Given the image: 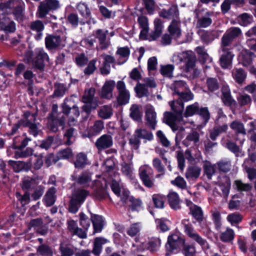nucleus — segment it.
Masks as SVG:
<instances>
[{
  "label": "nucleus",
  "mask_w": 256,
  "mask_h": 256,
  "mask_svg": "<svg viewBox=\"0 0 256 256\" xmlns=\"http://www.w3.org/2000/svg\"><path fill=\"white\" fill-rule=\"evenodd\" d=\"M177 57L180 58V62H184L185 63L184 71L186 72L192 74L193 77L199 74V70L195 68L196 57L192 52H182L180 53Z\"/></svg>",
  "instance_id": "f257e3e1"
},
{
  "label": "nucleus",
  "mask_w": 256,
  "mask_h": 256,
  "mask_svg": "<svg viewBox=\"0 0 256 256\" xmlns=\"http://www.w3.org/2000/svg\"><path fill=\"white\" fill-rule=\"evenodd\" d=\"M62 112L70 117V124L75 121V118L80 115V112L78 106L74 104V98H66L64 102L61 106Z\"/></svg>",
  "instance_id": "f03ea898"
},
{
  "label": "nucleus",
  "mask_w": 256,
  "mask_h": 256,
  "mask_svg": "<svg viewBox=\"0 0 256 256\" xmlns=\"http://www.w3.org/2000/svg\"><path fill=\"white\" fill-rule=\"evenodd\" d=\"M182 222L184 225V232L192 240L202 247L208 246L207 241L196 232L192 224H189L188 220H182Z\"/></svg>",
  "instance_id": "7ed1b4c3"
},
{
  "label": "nucleus",
  "mask_w": 256,
  "mask_h": 256,
  "mask_svg": "<svg viewBox=\"0 0 256 256\" xmlns=\"http://www.w3.org/2000/svg\"><path fill=\"white\" fill-rule=\"evenodd\" d=\"M60 7L58 0H44L40 2L38 8L36 16L38 18H44L49 12L54 10Z\"/></svg>",
  "instance_id": "20e7f679"
},
{
  "label": "nucleus",
  "mask_w": 256,
  "mask_h": 256,
  "mask_svg": "<svg viewBox=\"0 0 256 256\" xmlns=\"http://www.w3.org/2000/svg\"><path fill=\"white\" fill-rule=\"evenodd\" d=\"M184 240L178 234H174L170 236L166 244L167 251L166 256H169L174 250L179 248L182 245L184 244Z\"/></svg>",
  "instance_id": "39448f33"
},
{
  "label": "nucleus",
  "mask_w": 256,
  "mask_h": 256,
  "mask_svg": "<svg viewBox=\"0 0 256 256\" xmlns=\"http://www.w3.org/2000/svg\"><path fill=\"white\" fill-rule=\"evenodd\" d=\"M116 88L118 92L117 98L118 104L123 105L128 104L130 100V94L128 90L126 89L125 83L122 80L118 81Z\"/></svg>",
  "instance_id": "423d86ee"
},
{
  "label": "nucleus",
  "mask_w": 256,
  "mask_h": 256,
  "mask_svg": "<svg viewBox=\"0 0 256 256\" xmlns=\"http://www.w3.org/2000/svg\"><path fill=\"white\" fill-rule=\"evenodd\" d=\"M46 48L48 50L62 48L66 44L65 40L58 36L48 35L45 38Z\"/></svg>",
  "instance_id": "0eeeda50"
},
{
  "label": "nucleus",
  "mask_w": 256,
  "mask_h": 256,
  "mask_svg": "<svg viewBox=\"0 0 256 256\" xmlns=\"http://www.w3.org/2000/svg\"><path fill=\"white\" fill-rule=\"evenodd\" d=\"M26 118L25 123L24 124V127L29 128V132L30 134H32L34 136H37L40 130L36 124L32 122H34L36 118V114H31L30 112H26L24 114Z\"/></svg>",
  "instance_id": "6e6552de"
},
{
  "label": "nucleus",
  "mask_w": 256,
  "mask_h": 256,
  "mask_svg": "<svg viewBox=\"0 0 256 256\" xmlns=\"http://www.w3.org/2000/svg\"><path fill=\"white\" fill-rule=\"evenodd\" d=\"M36 57L33 60V65L38 69L42 70L44 68V61L48 60V56L42 48H37L35 51Z\"/></svg>",
  "instance_id": "1a4fd4ad"
},
{
  "label": "nucleus",
  "mask_w": 256,
  "mask_h": 256,
  "mask_svg": "<svg viewBox=\"0 0 256 256\" xmlns=\"http://www.w3.org/2000/svg\"><path fill=\"white\" fill-rule=\"evenodd\" d=\"M220 58V64L223 68H228L232 66L234 54L227 48H222Z\"/></svg>",
  "instance_id": "9d476101"
},
{
  "label": "nucleus",
  "mask_w": 256,
  "mask_h": 256,
  "mask_svg": "<svg viewBox=\"0 0 256 256\" xmlns=\"http://www.w3.org/2000/svg\"><path fill=\"white\" fill-rule=\"evenodd\" d=\"M145 118L146 124L150 128L154 130L157 122L156 113L152 106L150 104L146 105Z\"/></svg>",
  "instance_id": "9b49d317"
},
{
  "label": "nucleus",
  "mask_w": 256,
  "mask_h": 256,
  "mask_svg": "<svg viewBox=\"0 0 256 256\" xmlns=\"http://www.w3.org/2000/svg\"><path fill=\"white\" fill-rule=\"evenodd\" d=\"M0 29L6 32H13L16 30V24L3 14H0Z\"/></svg>",
  "instance_id": "f8f14e48"
},
{
  "label": "nucleus",
  "mask_w": 256,
  "mask_h": 256,
  "mask_svg": "<svg viewBox=\"0 0 256 256\" xmlns=\"http://www.w3.org/2000/svg\"><path fill=\"white\" fill-rule=\"evenodd\" d=\"M186 205L189 208L190 213L193 218L198 222H202L204 220V212L202 208L190 200H186Z\"/></svg>",
  "instance_id": "ddd939ff"
},
{
  "label": "nucleus",
  "mask_w": 256,
  "mask_h": 256,
  "mask_svg": "<svg viewBox=\"0 0 256 256\" xmlns=\"http://www.w3.org/2000/svg\"><path fill=\"white\" fill-rule=\"evenodd\" d=\"M168 31L174 40H178L182 35L181 22L179 18L172 20L168 27Z\"/></svg>",
  "instance_id": "4468645a"
},
{
  "label": "nucleus",
  "mask_w": 256,
  "mask_h": 256,
  "mask_svg": "<svg viewBox=\"0 0 256 256\" xmlns=\"http://www.w3.org/2000/svg\"><path fill=\"white\" fill-rule=\"evenodd\" d=\"M23 4L21 0H0V12H9L12 9Z\"/></svg>",
  "instance_id": "2eb2a0df"
},
{
  "label": "nucleus",
  "mask_w": 256,
  "mask_h": 256,
  "mask_svg": "<svg viewBox=\"0 0 256 256\" xmlns=\"http://www.w3.org/2000/svg\"><path fill=\"white\" fill-rule=\"evenodd\" d=\"M115 85V82L113 80L106 81L100 92V97L108 100L111 99L112 97V91Z\"/></svg>",
  "instance_id": "dca6fc26"
},
{
  "label": "nucleus",
  "mask_w": 256,
  "mask_h": 256,
  "mask_svg": "<svg viewBox=\"0 0 256 256\" xmlns=\"http://www.w3.org/2000/svg\"><path fill=\"white\" fill-rule=\"evenodd\" d=\"M112 144V136L109 134H103L96 142V146L98 150L109 148Z\"/></svg>",
  "instance_id": "f3484780"
},
{
  "label": "nucleus",
  "mask_w": 256,
  "mask_h": 256,
  "mask_svg": "<svg viewBox=\"0 0 256 256\" xmlns=\"http://www.w3.org/2000/svg\"><path fill=\"white\" fill-rule=\"evenodd\" d=\"M183 144L186 146H198L200 144V134L196 131L189 133L184 140Z\"/></svg>",
  "instance_id": "a211bd4d"
},
{
  "label": "nucleus",
  "mask_w": 256,
  "mask_h": 256,
  "mask_svg": "<svg viewBox=\"0 0 256 256\" xmlns=\"http://www.w3.org/2000/svg\"><path fill=\"white\" fill-rule=\"evenodd\" d=\"M138 22L142 28L140 34V39L144 40L147 38V34L149 31L148 18L144 16H140L138 18Z\"/></svg>",
  "instance_id": "6ab92c4d"
},
{
  "label": "nucleus",
  "mask_w": 256,
  "mask_h": 256,
  "mask_svg": "<svg viewBox=\"0 0 256 256\" xmlns=\"http://www.w3.org/2000/svg\"><path fill=\"white\" fill-rule=\"evenodd\" d=\"M72 180H76L78 184L84 187L89 186L90 184L92 183L91 174L87 172H82L78 178L74 176H72Z\"/></svg>",
  "instance_id": "aec40b11"
},
{
  "label": "nucleus",
  "mask_w": 256,
  "mask_h": 256,
  "mask_svg": "<svg viewBox=\"0 0 256 256\" xmlns=\"http://www.w3.org/2000/svg\"><path fill=\"white\" fill-rule=\"evenodd\" d=\"M159 16L164 18H178V11L176 6H172L168 10L163 9L159 12Z\"/></svg>",
  "instance_id": "412c9836"
},
{
  "label": "nucleus",
  "mask_w": 256,
  "mask_h": 256,
  "mask_svg": "<svg viewBox=\"0 0 256 256\" xmlns=\"http://www.w3.org/2000/svg\"><path fill=\"white\" fill-rule=\"evenodd\" d=\"M30 28L31 30L37 32L35 36V38L38 40L42 38V31L44 30V26L43 22L40 20H36L32 22L30 24Z\"/></svg>",
  "instance_id": "4be33fe9"
},
{
  "label": "nucleus",
  "mask_w": 256,
  "mask_h": 256,
  "mask_svg": "<svg viewBox=\"0 0 256 256\" xmlns=\"http://www.w3.org/2000/svg\"><path fill=\"white\" fill-rule=\"evenodd\" d=\"M73 163L76 168H84L88 164L87 156L84 152L78 153L74 158Z\"/></svg>",
  "instance_id": "5701e85b"
},
{
  "label": "nucleus",
  "mask_w": 256,
  "mask_h": 256,
  "mask_svg": "<svg viewBox=\"0 0 256 256\" xmlns=\"http://www.w3.org/2000/svg\"><path fill=\"white\" fill-rule=\"evenodd\" d=\"M222 100L226 106H232L236 105V101L232 98L230 90L228 86H224L222 87Z\"/></svg>",
  "instance_id": "b1692460"
},
{
  "label": "nucleus",
  "mask_w": 256,
  "mask_h": 256,
  "mask_svg": "<svg viewBox=\"0 0 256 256\" xmlns=\"http://www.w3.org/2000/svg\"><path fill=\"white\" fill-rule=\"evenodd\" d=\"M56 190L54 187L48 190L44 198V202L46 206H50L54 204L56 198Z\"/></svg>",
  "instance_id": "393cba45"
},
{
  "label": "nucleus",
  "mask_w": 256,
  "mask_h": 256,
  "mask_svg": "<svg viewBox=\"0 0 256 256\" xmlns=\"http://www.w3.org/2000/svg\"><path fill=\"white\" fill-rule=\"evenodd\" d=\"M104 128V123L101 120H98L95 122L94 125L88 130V134L86 136L90 138L99 134Z\"/></svg>",
  "instance_id": "a878e982"
},
{
  "label": "nucleus",
  "mask_w": 256,
  "mask_h": 256,
  "mask_svg": "<svg viewBox=\"0 0 256 256\" xmlns=\"http://www.w3.org/2000/svg\"><path fill=\"white\" fill-rule=\"evenodd\" d=\"M164 122L170 126L174 132L178 129V126L177 124L178 120L174 114L166 112L164 114Z\"/></svg>",
  "instance_id": "bb28decb"
},
{
  "label": "nucleus",
  "mask_w": 256,
  "mask_h": 256,
  "mask_svg": "<svg viewBox=\"0 0 256 256\" xmlns=\"http://www.w3.org/2000/svg\"><path fill=\"white\" fill-rule=\"evenodd\" d=\"M89 194V191L84 189L78 188L72 194V198L78 203L82 204Z\"/></svg>",
  "instance_id": "cd10ccee"
},
{
  "label": "nucleus",
  "mask_w": 256,
  "mask_h": 256,
  "mask_svg": "<svg viewBox=\"0 0 256 256\" xmlns=\"http://www.w3.org/2000/svg\"><path fill=\"white\" fill-rule=\"evenodd\" d=\"M253 56L252 52L242 50L238 56L240 63L244 66H249L252 62Z\"/></svg>",
  "instance_id": "c85d7f7f"
},
{
  "label": "nucleus",
  "mask_w": 256,
  "mask_h": 256,
  "mask_svg": "<svg viewBox=\"0 0 256 256\" xmlns=\"http://www.w3.org/2000/svg\"><path fill=\"white\" fill-rule=\"evenodd\" d=\"M200 172L201 169L198 166H190L186 170L185 174V176L188 180H194L199 177Z\"/></svg>",
  "instance_id": "c756f323"
},
{
  "label": "nucleus",
  "mask_w": 256,
  "mask_h": 256,
  "mask_svg": "<svg viewBox=\"0 0 256 256\" xmlns=\"http://www.w3.org/2000/svg\"><path fill=\"white\" fill-rule=\"evenodd\" d=\"M168 199L172 208L174 210H178L180 208V198L176 192L170 190L168 195Z\"/></svg>",
  "instance_id": "7c9ffc66"
},
{
  "label": "nucleus",
  "mask_w": 256,
  "mask_h": 256,
  "mask_svg": "<svg viewBox=\"0 0 256 256\" xmlns=\"http://www.w3.org/2000/svg\"><path fill=\"white\" fill-rule=\"evenodd\" d=\"M228 129V126L226 124L215 126L212 130H210V137L212 140H215L220 134L226 132Z\"/></svg>",
  "instance_id": "2f4dec72"
},
{
  "label": "nucleus",
  "mask_w": 256,
  "mask_h": 256,
  "mask_svg": "<svg viewBox=\"0 0 256 256\" xmlns=\"http://www.w3.org/2000/svg\"><path fill=\"white\" fill-rule=\"evenodd\" d=\"M130 54V50L126 46L118 48L116 52V54L119 56L120 60H118V63L119 64L124 63L127 60Z\"/></svg>",
  "instance_id": "473e14b6"
},
{
  "label": "nucleus",
  "mask_w": 256,
  "mask_h": 256,
  "mask_svg": "<svg viewBox=\"0 0 256 256\" xmlns=\"http://www.w3.org/2000/svg\"><path fill=\"white\" fill-rule=\"evenodd\" d=\"M219 186L224 196L227 197L229 194L230 188V178L226 176H222L219 181Z\"/></svg>",
  "instance_id": "72a5a7b5"
},
{
  "label": "nucleus",
  "mask_w": 256,
  "mask_h": 256,
  "mask_svg": "<svg viewBox=\"0 0 256 256\" xmlns=\"http://www.w3.org/2000/svg\"><path fill=\"white\" fill-rule=\"evenodd\" d=\"M202 40L208 44L212 42L217 37L216 33L214 30H204L200 34Z\"/></svg>",
  "instance_id": "f704fd0d"
},
{
  "label": "nucleus",
  "mask_w": 256,
  "mask_h": 256,
  "mask_svg": "<svg viewBox=\"0 0 256 256\" xmlns=\"http://www.w3.org/2000/svg\"><path fill=\"white\" fill-rule=\"evenodd\" d=\"M112 114L113 110L110 106H102L98 110V116L103 119H108L110 118Z\"/></svg>",
  "instance_id": "c9c22d12"
},
{
  "label": "nucleus",
  "mask_w": 256,
  "mask_h": 256,
  "mask_svg": "<svg viewBox=\"0 0 256 256\" xmlns=\"http://www.w3.org/2000/svg\"><path fill=\"white\" fill-rule=\"evenodd\" d=\"M107 242V240L102 238H95L92 253L95 255H98L102 252V246Z\"/></svg>",
  "instance_id": "e433bc0d"
},
{
  "label": "nucleus",
  "mask_w": 256,
  "mask_h": 256,
  "mask_svg": "<svg viewBox=\"0 0 256 256\" xmlns=\"http://www.w3.org/2000/svg\"><path fill=\"white\" fill-rule=\"evenodd\" d=\"M172 110L178 116H181L184 108L183 102L179 100H173L169 102Z\"/></svg>",
  "instance_id": "4c0bfd02"
},
{
  "label": "nucleus",
  "mask_w": 256,
  "mask_h": 256,
  "mask_svg": "<svg viewBox=\"0 0 256 256\" xmlns=\"http://www.w3.org/2000/svg\"><path fill=\"white\" fill-rule=\"evenodd\" d=\"M172 87L174 88V94H176L188 88L186 82L182 80H175L172 84Z\"/></svg>",
  "instance_id": "58836bf2"
},
{
  "label": "nucleus",
  "mask_w": 256,
  "mask_h": 256,
  "mask_svg": "<svg viewBox=\"0 0 256 256\" xmlns=\"http://www.w3.org/2000/svg\"><path fill=\"white\" fill-rule=\"evenodd\" d=\"M134 134L139 139H146L148 140H151L153 139L152 133L146 129L138 128L135 130Z\"/></svg>",
  "instance_id": "ea45409f"
},
{
  "label": "nucleus",
  "mask_w": 256,
  "mask_h": 256,
  "mask_svg": "<svg viewBox=\"0 0 256 256\" xmlns=\"http://www.w3.org/2000/svg\"><path fill=\"white\" fill-rule=\"evenodd\" d=\"M134 90L138 98L147 96L148 94V88L144 84L138 82L134 88Z\"/></svg>",
  "instance_id": "a19ab883"
},
{
  "label": "nucleus",
  "mask_w": 256,
  "mask_h": 256,
  "mask_svg": "<svg viewBox=\"0 0 256 256\" xmlns=\"http://www.w3.org/2000/svg\"><path fill=\"white\" fill-rule=\"evenodd\" d=\"M142 229L140 222H136L132 224L126 230L127 234L131 236H136Z\"/></svg>",
  "instance_id": "79ce46f5"
},
{
  "label": "nucleus",
  "mask_w": 256,
  "mask_h": 256,
  "mask_svg": "<svg viewBox=\"0 0 256 256\" xmlns=\"http://www.w3.org/2000/svg\"><path fill=\"white\" fill-rule=\"evenodd\" d=\"M232 75L235 80L241 84L246 78V74L242 68H234L232 72Z\"/></svg>",
  "instance_id": "37998d69"
},
{
  "label": "nucleus",
  "mask_w": 256,
  "mask_h": 256,
  "mask_svg": "<svg viewBox=\"0 0 256 256\" xmlns=\"http://www.w3.org/2000/svg\"><path fill=\"white\" fill-rule=\"evenodd\" d=\"M91 220L92 222L94 232H100L102 230L103 226L102 217L99 216H94L92 217Z\"/></svg>",
  "instance_id": "c03bdc74"
},
{
  "label": "nucleus",
  "mask_w": 256,
  "mask_h": 256,
  "mask_svg": "<svg viewBox=\"0 0 256 256\" xmlns=\"http://www.w3.org/2000/svg\"><path fill=\"white\" fill-rule=\"evenodd\" d=\"M209 12L206 13V15L199 18L196 23L198 28H207L212 23V20L210 17Z\"/></svg>",
  "instance_id": "a18cd8bd"
},
{
  "label": "nucleus",
  "mask_w": 256,
  "mask_h": 256,
  "mask_svg": "<svg viewBox=\"0 0 256 256\" xmlns=\"http://www.w3.org/2000/svg\"><path fill=\"white\" fill-rule=\"evenodd\" d=\"M230 128L236 134H246V131L242 122L238 120H234L230 124Z\"/></svg>",
  "instance_id": "49530a36"
},
{
  "label": "nucleus",
  "mask_w": 256,
  "mask_h": 256,
  "mask_svg": "<svg viewBox=\"0 0 256 256\" xmlns=\"http://www.w3.org/2000/svg\"><path fill=\"white\" fill-rule=\"evenodd\" d=\"M234 236V230L230 228H227L226 231L222 232L220 238L224 242H230L233 240Z\"/></svg>",
  "instance_id": "de8ad7c7"
},
{
  "label": "nucleus",
  "mask_w": 256,
  "mask_h": 256,
  "mask_svg": "<svg viewBox=\"0 0 256 256\" xmlns=\"http://www.w3.org/2000/svg\"><path fill=\"white\" fill-rule=\"evenodd\" d=\"M76 8L82 16L86 18L90 17V11L86 4L80 2L78 4Z\"/></svg>",
  "instance_id": "09e8293b"
},
{
  "label": "nucleus",
  "mask_w": 256,
  "mask_h": 256,
  "mask_svg": "<svg viewBox=\"0 0 256 256\" xmlns=\"http://www.w3.org/2000/svg\"><path fill=\"white\" fill-rule=\"evenodd\" d=\"M182 253L184 256H196V250L193 244H184Z\"/></svg>",
  "instance_id": "8fccbe9b"
},
{
  "label": "nucleus",
  "mask_w": 256,
  "mask_h": 256,
  "mask_svg": "<svg viewBox=\"0 0 256 256\" xmlns=\"http://www.w3.org/2000/svg\"><path fill=\"white\" fill-rule=\"evenodd\" d=\"M74 128H70L66 130L64 134V138L66 145H70L74 141Z\"/></svg>",
  "instance_id": "3c124183"
},
{
  "label": "nucleus",
  "mask_w": 256,
  "mask_h": 256,
  "mask_svg": "<svg viewBox=\"0 0 256 256\" xmlns=\"http://www.w3.org/2000/svg\"><path fill=\"white\" fill-rule=\"evenodd\" d=\"M178 95V100H179L182 102L192 100L194 98V94L190 92L188 88L187 90H185L182 92H180Z\"/></svg>",
  "instance_id": "603ef678"
},
{
  "label": "nucleus",
  "mask_w": 256,
  "mask_h": 256,
  "mask_svg": "<svg viewBox=\"0 0 256 256\" xmlns=\"http://www.w3.org/2000/svg\"><path fill=\"white\" fill-rule=\"evenodd\" d=\"M198 103L196 102L186 107L184 115L186 117L192 116L194 114H198Z\"/></svg>",
  "instance_id": "864d4df0"
},
{
  "label": "nucleus",
  "mask_w": 256,
  "mask_h": 256,
  "mask_svg": "<svg viewBox=\"0 0 256 256\" xmlns=\"http://www.w3.org/2000/svg\"><path fill=\"white\" fill-rule=\"evenodd\" d=\"M95 94V89L90 88L86 90L84 94L82 96V100L84 103H89L91 102L94 98Z\"/></svg>",
  "instance_id": "5fc2aeb1"
},
{
  "label": "nucleus",
  "mask_w": 256,
  "mask_h": 256,
  "mask_svg": "<svg viewBox=\"0 0 256 256\" xmlns=\"http://www.w3.org/2000/svg\"><path fill=\"white\" fill-rule=\"evenodd\" d=\"M218 169L222 172H226L230 170L231 164L229 160H222L216 164Z\"/></svg>",
  "instance_id": "6e6d98bb"
},
{
  "label": "nucleus",
  "mask_w": 256,
  "mask_h": 256,
  "mask_svg": "<svg viewBox=\"0 0 256 256\" xmlns=\"http://www.w3.org/2000/svg\"><path fill=\"white\" fill-rule=\"evenodd\" d=\"M153 202L156 208H162L164 206V198L162 195L154 194L152 197Z\"/></svg>",
  "instance_id": "4d7b16f0"
},
{
  "label": "nucleus",
  "mask_w": 256,
  "mask_h": 256,
  "mask_svg": "<svg viewBox=\"0 0 256 256\" xmlns=\"http://www.w3.org/2000/svg\"><path fill=\"white\" fill-rule=\"evenodd\" d=\"M8 164L12 166L14 172H18L24 168L25 164L22 161H14L10 160Z\"/></svg>",
  "instance_id": "13d9d810"
},
{
  "label": "nucleus",
  "mask_w": 256,
  "mask_h": 256,
  "mask_svg": "<svg viewBox=\"0 0 256 256\" xmlns=\"http://www.w3.org/2000/svg\"><path fill=\"white\" fill-rule=\"evenodd\" d=\"M238 19L239 23L241 26H246L252 22V16L248 14L244 13L240 16Z\"/></svg>",
  "instance_id": "bf43d9fd"
},
{
  "label": "nucleus",
  "mask_w": 256,
  "mask_h": 256,
  "mask_svg": "<svg viewBox=\"0 0 256 256\" xmlns=\"http://www.w3.org/2000/svg\"><path fill=\"white\" fill-rule=\"evenodd\" d=\"M129 202L130 203L129 206L132 210L138 211L140 209L142 202L140 200L136 199L134 197H130Z\"/></svg>",
  "instance_id": "052dcab7"
},
{
  "label": "nucleus",
  "mask_w": 256,
  "mask_h": 256,
  "mask_svg": "<svg viewBox=\"0 0 256 256\" xmlns=\"http://www.w3.org/2000/svg\"><path fill=\"white\" fill-rule=\"evenodd\" d=\"M174 70V66L172 64H167L163 66L160 68V73L162 75L166 77H172Z\"/></svg>",
  "instance_id": "680f3d73"
},
{
  "label": "nucleus",
  "mask_w": 256,
  "mask_h": 256,
  "mask_svg": "<svg viewBox=\"0 0 256 256\" xmlns=\"http://www.w3.org/2000/svg\"><path fill=\"white\" fill-rule=\"evenodd\" d=\"M152 170L148 165H144L139 168V175L140 178L146 177L152 174Z\"/></svg>",
  "instance_id": "e2e57ef3"
},
{
  "label": "nucleus",
  "mask_w": 256,
  "mask_h": 256,
  "mask_svg": "<svg viewBox=\"0 0 256 256\" xmlns=\"http://www.w3.org/2000/svg\"><path fill=\"white\" fill-rule=\"evenodd\" d=\"M171 184L181 189H185L186 188V182L184 179L180 176H178L174 180H172Z\"/></svg>",
  "instance_id": "0e129e2a"
},
{
  "label": "nucleus",
  "mask_w": 256,
  "mask_h": 256,
  "mask_svg": "<svg viewBox=\"0 0 256 256\" xmlns=\"http://www.w3.org/2000/svg\"><path fill=\"white\" fill-rule=\"evenodd\" d=\"M96 59H93L88 63L87 66L84 70L85 74L90 75L94 72L96 69Z\"/></svg>",
  "instance_id": "69168bd1"
},
{
  "label": "nucleus",
  "mask_w": 256,
  "mask_h": 256,
  "mask_svg": "<svg viewBox=\"0 0 256 256\" xmlns=\"http://www.w3.org/2000/svg\"><path fill=\"white\" fill-rule=\"evenodd\" d=\"M130 116L134 120H138L140 118L141 114L139 106L137 104H133L130 108Z\"/></svg>",
  "instance_id": "338daca9"
},
{
  "label": "nucleus",
  "mask_w": 256,
  "mask_h": 256,
  "mask_svg": "<svg viewBox=\"0 0 256 256\" xmlns=\"http://www.w3.org/2000/svg\"><path fill=\"white\" fill-rule=\"evenodd\" d=\"M160 244L161 241L159 238H152L148 243V248L151 251H156L160 248Z\"/></svg>",
  "instance_id": "774afa93"
}]
</instances>
